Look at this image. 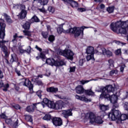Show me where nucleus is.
Instances as JSON below:
<instances>
[{"mask_svg":"<svg viewBox=\"0 0 128 128\" xmlns=\"http://www.w3.org/2000/svg\"><path fill=\"white\" fill-rule=\"evenodd\" d=\"M86 118H89L90 124H94L96 122V116L92 112H88L86 114Z\"/></svg>","mask_w":128,"mask_h":128,"instance_id":"13","label":"nucleus"},{"mask_svg":"<svg viewBox=\"0 0 128 128\" xmlns=\"http://www.w3.org/2000/svg\"><path fill=\"white\" fill-rule=\"evenodd\" d=\"M4 78V74L0 70V78Z\"/></svg>","mask_w":128,"mask_h":128,"instance_id":"64","label":"nucleus"},{"mask_svg":"<svg viewBox=\"0 0 128 128\" xmlns=\"http://www.w3.org/2000/svg\"><path fill=\"white\" fill-rule=\"evenodd\" d=\"M52 118V116L50 114H46L44 117H43V120H50Z\"/></svg>","mask_w":128,"mask_h":128,"instance_id":"37","label":"nucleus"},{"mask_svg":"<svg viewBox=\"0 0 128 128\" xmlns=\"http://www.w3.org/2000/svg\"><path fill=\"white\" fill-rule=\"evenodd\" d=\"M35 48H36L38 50H39V52H42V49L38 47V45L36 46Z\"/></svg>","mask_w":128,"mask_h":128,"instance_id":"58","label":"nucleus"},{"mask_svg":"<svg viewBox=\"0 0 128 128\" xmlns=\"http://www.w3.org/2000/svg\"><path fill=\"white\" fill-rule=\"evenodd\" d=\"M56 62L54 58H48L46 60V64L50 66H56Z\"/></svg>","mask_w":128,"mask_h":128,"instance_id":"24","label":"nucleus"},{"mask_svg":"<svg viewBox=\"0 0 128 128\" xmlns=\"http://www.w3.org/2000/svg\"><path fill=\"white\" fill-rule=\"evenodd\" d=\"M32 22H39L40 19H38V16H34L32 18Z\"/></svg>","mask_w":128,"mask_h":128,"instance_id":"39","label":"nucleus"},{"mask_svg":"<svg viewBox=\"0 0 128 128\" xmlns=\"http://www.w3.org/2000/svg\"><path fill=\"white\" fill-rule=\"evenodd\" d=\"M36 96H38L39 98H42V91L38 90L36 92Z\"/></svg>","mask_w":128,"mask_h":128,"instance_id":"50","label":"nucleus"},{"mask_svg":"<svg viewBox=\"0 0 128 128\" xmlns=\"http://www.w3.org/2000/svg\"><path fill=\"white\" fill-rule=\"evenodd\" d=\"M16 38H18V34H16L14 36V39L12 40L13 42H14L16 40Z\"/></svg>","mask_w":128,"mask_h":128,"instance_id":"55","label":"nucleus"},{"mask_svg":"<svg viewBox=\"0 0 128 128\" xmlns=\"http://www.w3.org/2000/svg\"><path fill=\"white\" fill-rule=\"evenodd\" d=\"M92 80H82L80 81V82L81 84H88V82H91Z\"/></svg>","mask_w":128,"mask_h":128,"instance_id":"47","label":"nucleus"},{"mask_svg":"<svg viewBox=\"0 0 128 128\" xmlns=\"http://www.w3.org/2000/svg\"><path fill=\"white\" fill-rule=\"evenodd\" d=\"M28 14V12H26V10H22L20 13L19 14V16L20 18L22 20V18H24L26 16V14Z\"/></svg>","mask_w":128,"mask_h":128,"instance_id":"27","label":"nucleus"},{"mask_svg":"<svg viewBox=\"0 0 128 128\" xmlns=\"http://www.w3.org/2000/svg\"><path fill=\"white\" fill-rule=\"evenodd\" d=\"M122 52L120 51V49H118L115 51V54L116 56H118V54H120Z\"/></svg>","mask_w":128,"mask_h":128,"instance_id":"52","label":"nucleus"},{"mask_svg":"<svg viewBox=\"0 0 128 128\" xmlns=\"http://www.w3.org/2000/svg\"><path fill=\"white\" fill-rule=\"evenodd\" d=\"M86 52L87 54H100V51H98V50H95L94 47L92 46H88L86 50Z\"/></svg>","mask_w":128,"mask_h":128,"instance_id":"14","label":"nucleus"},{"mask_svg":"<svg viewBox=\"0 0 128 128\" xmlns=\"http://www.w3.org/2000/svg\"><path fill=\"white\" fill-rule=\"evenodd\" d=\"M13 8L15 10H18V8H20V4H14Z\"/></svg>","mask_w":128,"mask_h":128,"instance_id":"57","label":"nucleus"},{"mask_svg":"<svg viewBox=\"0 0 128 128\" xmlns=\"http://www.w3.org/2000/svg\"><path fill=\"white\" fill-rule=\"evenodd\" d=\"M22 26L24 30H30V22H26Z\"/></svg>","mask_w":128,"mask_h":128,"instance_id":"32","label":"nucleus"},{"mask_svg":"<svg viewBox=\"0 0 128 128\" xmlns=\"http://www.w3.org/2000/svg\"><path fill=\"white\" fill-rule=\"evenodd\" d=\"M75 96L76 100H80L84 102H92L91 99H88V98H86L84 96H79L78 95H76Z\"/></svg>","mask_w":128,"mask_h":128,"instance_id":"17","label":"nucleus"},{"mask_svg":"<svg viewBox=\"0 0 128 128\" xmlns=\"http://www.w3.org/2000/svg\"><path fill=\"white\" fill-rule=\"evenodd\" d=\"M66 4H70L72 8H78V2L74 0H62Z\"/></svg>","mask_w":128,"mask_h":128,"instance_id":"12","label":"nucleus"},{"mask_svg":"<svg viewBox=\"0 0 128 128\" xmlns=\"http://www.w3.org/2000/svg\"><path fill=\"white\" fill-rule=\"evenodd\" d=\"M3 16H4L6 22L8 24H12V18H10V17L8 16L6 14L4 13L3 14Z\"/></svg>","mask_w":128,"mask_h":128,"instance_id":"25","label":"nucleus"},{"mask_svg":"<svg viewBox=\"0 0 128 128\" xmlns=\"http://www.w3.org/2000/svg\"><path fill=\"white\" fill-rule=\"evenodd\" d=\"M34 1L36 0L38 2H40V4L42 6H46V4H48V0H34Z\"/></svg>","mask_w":128,"mask_h":128,"instance_id":"33","label":"nucleus"},{"mask_svg":"<svg viewBox=\"0 0 128 128\" xmlns=\"http://www.w3.org/2000/svg\"><path fill=\"white\" fill-rule=\"evenodd\" d=\"M48 40L49 42H54V36L52 35L50 36L48 38Z\"/></svg>","mask_w":128,"mask_h":128,"instance_id":"48","label":"nucleus"},{"mask_svg":"<svg viewBox=\"0 0 128 128\" xmlns=\"http://www.w3.org/2000/svg\"><path fill=\"white\" fill-rule=\"evenodd\" d=\"M13 108H16V110H20V106L18 104H15L14 106H13Z\"/></svg>","mask_w":128,"mask_h":128,"instance_id":"54","label":"nucleus"},{"mask_svg":"<svg viewBox=\"0 0 128 128\" xmlns=\"http://www.w3.org/2000/svg\"><path fill=\"white\" fill-rule=\"evenodd\" d=\"M5 122L7 124L12 126V128H16L18 124V120L15 119V120H12L10 118H6L5 119Z\"/></svg>","mask_w":128,"mask_h":128,"instance_id":"8","label":"nucleus"},{"mask_svg":"<svg viewBox=\"0 0 128 128\" xmlns=\"http://www.w3.org/2000/svg\"><path fill=\"white\" fill-rule=\"evenodd\" d=\"M100 6L101 10H103V8H106V6L104 4H100Z\"/></svg>","mask_w":128,"mask_h":128,"instance_id":"63","label":"nucleus"},{"mask_svg":"<svg viewBox=\"0 0 128 128\" xmlns=\"http://www.w3.org/2000/svg\"><path fill=\"white\" fill-rule=\"evenodd\" d=\"M64 64H66V63L63 60H61L60 61H56V66H64Z\"/></svg>","mask_w":128,"mask_h":128,"instance_id":"29","label":"nucleus"},{"mask_svg":"<svg viewBox=\"0 0 128 128\" xmlns=\"http://www.w3.org/2000/svg\"><path fill=\"white\" fill-rule=\"evenodd\" d=\"M23 32L24 34V36H27V38L29 40H30V36H32V32L28 31L26 30H23Z\"/></svg>","mask_w":128,"mask_h":128,"instance_id":"30","label":"nucleus"},{"mask_svg":"<svg viewBox=\"0 0 128 128\" xmlns=\"http://www.w3.org/2000/svg\"><path fill=\"white\" fill-rule=\"evenodd\" d=\"M25 120L26 122H32V118L30 115H24Z\"/></svg>","mask_w":128,"mask_h":128,"instance_id":"34","label":"nucleus"},{"mask_svg":"<svg viewBox=\"0 0 128 128\" xmlns=\"http://www.w3.org/2000/svg\"><path fill=\"white\" fill-rule=\"evenodd\" d=\"M15 72H16V74H17L18 76H21L20 71V70H18V68L15 69Z\"/></svg>","mask_w":128,"mask_h":128,"instance_id":"56","label":"nucleus"},{"mask_svg":"<svg viewBox=\"0 0 128 128\" xmlns=\"http://www.w3.org/2000/svg\"><path fill=\"white\" fill-rule=\"evenodd\" d=\"M26 50H24V49H20V54H24V52H26Z\"/></svg>","mask_w":128,"mask_h":128,"instance_id":"61","label":"nucleus"},{"mask_svg":"<svg viewBox=\"0 0 128 128\" xmlns=\"http://www.w3.org/2000/svg\"><path fill=\"white\" fill-rule=\"evenodd\" d=\"M110 76H116L118 74V70H111L110 72Z\"/></svg>","mask_w":128,"mask_h":128,"instance_id":"38","label":"nucleus"},{"mask_svg":"<svg viewBox=\"0 0 128 128\" xmlns=\"http://www.w3.org/2000/svg\"><path fill=\"white\" fill-rule=\"evenodd\" d=\"M78 10L80 12H86V8H78Z\"/></svg>","mask_w":128,"mask_h":128,"instance_id":"51","label":"nucleus"},{"mask_svg":"<svg viewBox=\"0 0 128 128\" xmlns=\"http://www.w3.org/2000/svg\"><path fill=\"white\" fill-rule=\"evenodd\" d=\"M64 24H62L58 25V26L56 29L58 33L62 34V32H64V34H74L75 38L80 36V34H84V28H92V27L82 26L81 28L74 27L67 30H64L63 28Z\"/></svg>","mask_w":128,"mask_h":128,"instance_id":"1","label":"nucleus"},{"mask_svg":"<svg viewBox=\"0 0 128 128\" xmlns=\"http://www.w3.org/2000/svg\"><path fill=\"white\" fill-rule=\"evenodd\" d=\"M72 109H70L68 110H64L62 112V114L64 118H68V116H72Z\"/></svg>","mask_w":128,"mask_h":128,"instance_id":"16","label":"nucleus"},{"mask_svg":"<svg viewBox=\"0 0 128 128\" xmlns=\"http://www.w3.org/2000/svg\"><path fill=\"white\" fill-rule=\"evenodd\" d=\"M38 77L36 76H34L32 79V82H36L38 86H42L44 84V83H42V80H38Z\"/></svg>","mask_w":128,"mask_h":128,"instance_id":"26","label":"nucleus"},{"mask_svg":"<svg viewBox=\"0 0 128 128\" xmlns=\"http://www.w3.org/2000/svg\"><path fill=\"white\" fill-rule=\"evenodd\" d=\"M68 70L69 72H76V66L70 67Z\"/></svg>","mask_w":128,"mask_h":128,"instance_id":"42","label":"nucleus"},{"mask_svg":"<svg viewBox=\"0 0 128 128\" xmlns=\"http://www.w3.org/2000/svg\"><path fill=\"white\" fill-rule=\"evenodd\" d=\"M114 6H109L106 8V11L108 14H112V12H114Z\"/></svg>","mask_w":128,"mask_h":128,"instance_id":"35","label":"nucleus"},{"mask_svg":"<svg viewBox=\"0 0 128 128\" xmlns=\"http://www.w3.org/2000/svg\"><path fill=\"white\" fill-rule=\"evenodd\" d=\"M52 104H54V102L50 101V100H48V99L46 98H44L43 100V102H42L34 104H33V106H36L38 104H40V106H42V108H44V106H48V107L50 108V106H52Z\"/></svg>","mask_w":128,"mask_h":128,"instance_id":"7","label":"nucleus"},{"mask_svg":"<svg viewBox=\"0 0 128 128\" xmlns=\"http://www.w3.org/2000/svg\"><path fill=\"white\" fill-rule=\"evenodd\" d=\"M86 60L88 61L90 60H94V54H88L86 56Z\"/></svg>","mask_w":128,"mask_h":128,"instance_id":"36","label":"nucleus"},{"mask_svg":"<svg viewBox=\"0 0 128 128\" xmlns=\"http://www.w3.org/2000/svg\"><path fill=\"white\" fill-rule=\"evenodd\" d=\"M0 118H2L3 120H6V118H8V116L5 115L4 114L2 113V114H0Z\"/></svg>","mask_w":128,"mask_h":128,"instance_id":"46","label":"nucleus"},{"mask_svg":"<svg viewBox=\"0 0 128 128\" xmlns=\"http://www.w3.org/2000/svg\"><path fill=\"white\" fill-rule=\"evenodd\" d=\"M20 84L24 86H27L30 90V92H32V88H34V86L32 84V82L30 81L28 78H22L21 79Z\"/></svg>","mask_w":128,"mask_h":128,"instance_id":"6","label":"nucleus"},{"mask_svg":"<svg viewBox=\"0 0 128 128\" xmlns=\"http://www.w3.org/2000/svg\"><path fill=\"white\" fill-rule=\"evenodd\" d=\"M26 110L28 112H34V107L32 106H28L26 108Z\"/></svg>","mask_w":128,"mask_h":128,"instance_id":"31","label":"nucleus"},{"mask_svg":"<svg viewBox=\"0 0 128 128\" xmlns=\"http://www.w3.org/2000/svg\"><path fill=\"white\" fill-rule=\"evenodd\" d=\"M125 68H126V65L124 64H122L120 66V70L121 72H124V70Z\"/></svg>","mask_w":128,"mask_h":128,"instance_id":"49","label":"nucleus"},{"mask_svg":"<svg viewBox=\"0 0 128 128\" xmlns=\"http://www.w3.org/2000/svg\"><path fill=\"white\" fill-rule=\"evenodd\" d=\"M3 88V90L4 92H8V88H10V85L8 84H6L4 85Z\"/></svg>","mask_w":128,"mask_h":128,"instance_id":"40","label":"nucleus"},{"mask_svg":"<svg viewBox=\"0 0 128 128\" xmlns=\"http://www.w3.org/2000/svg\"><path fill=\"white\" fill-rule=\"evenodd\" d=\"M58 54H60V56H62L67 60H74V53L72 50L66 48L64 50H59L58 52Z\"/></svg>","mask_w":128,"mask_h":128,"instance_id":"5","label":"nucleus"},{"mask_svg":"<svg viewBox=\"0 0 128 128\" xmlns=\"http://www.w3.org/2000/svg\"><path fill=\"white\" fill-rule=\"evenodd\" d=\"M84 59L80 60L79 61V66H82L84 64Z\"/></svg>","mask_w":128,"mask_h":128,"instance_id":"60","label":"nucleus"},{"mask_svg":"<svg viewBox=\"0 0 128 128\" xmlns=\"http://www.w3.org/2000/svg\"><path fill=\"white\" fill-rule=\"evenodd\" d=\"M99 54H102L104 56H106L108 58H110V56H112V52L106 49L105 48H102L99 50Z\"/></svg>","mask_w":128,"mask_h":128,"instance_id":"11","label":"nucleus"},{"mask_svg":"<svg viewBox=\"0 0 128 128\" xmlns=\"http://www.w3.org/2000/svg\"><path fill=\"white\" fill-rule=\"evenodd\" d=\"M38 10H40L41 12H44L46 10H44V8L42 7V8H38Z\"/></svg>","mask_w":128,"mask_h":128,"instance_id":"59","label":"nucleus"},{"mask_svg":"<svg viewBox=\"0 0 128 128\" xmlns=\"http://www.w3.org/2000/svg\"><path fill=\"white\" fill-rule=\"evenodd\" d=\"M64 102L62 100L58 101L56 104L53 102L52 106L50 105V108H53L55 110H62L64 108Z\"/></svg>","mask_w":128,"mask_h":128,"instance_id":"9","label":"nucleus"},{"mask_svg":"<svg viewBox=\"0 0 128 128\" xmlns=\"http://www.w3.org/2000/svg\"><path fill=\"white\" fill-rule=\"evenodd\" d=\"M18 56L16 54L13 53L12 54H11V58L10 60V62H18Z\"/></svg>","mask_w":128,"mask_h":128,"instance_id":"23","label":"nucleus"},{"mask_svg":"<svg viewBox=\"0 0 128 128\" xmlns=\"http://www.w3.org/2000/svg\"><path fill=\"white\" fill-rule=\"evenodd\" d=\"M108 118H110L112 120H116L117 124H122L124 120H126L128 118V116L126 114H120V112L118 110L112 109L111 112L108 114Z\"/></svg>","mask_w":128,"mask_h":128,"instance_id":"3","label":"nucleus"},{"mask_svg":"<svg viewBox=\"0 0 128 128\" xmlns=\"http://www.w3.org/2000/svg\"><path fill=\"white\" fill-rule=\"evenodd\" d=\"M104 98L110 100V102L113 104V108H118V92H116L115 94L114 93L112 96H110V94L102 92L100 95V98Z\"/></svg>","mask_w":128,"mask_h":128,"instance_id":"4","label":"nucleus"},{"mask_svg":"<svg viewBox=\"0 0 128 128\" xmlns=\"http://www.w3.org/2000/svg\"><path fill=\"white\" fill-rule=\"evenodd\" d=\"M85 93L87 96H96V94H94V92L92 90V89L85 90Z\"/></svg>","mask_w":128,"mask_h":128,"instance_id":"28","label":"nucleus"},{"mask_svg":"<svg viewBox=\"0 0 128 128\" xmlns=\"http://www.w3.org/2000/svg\"><path fill=\"white\" fill-rule=\"evenodd\" d=\"M6 24L4 20L0 18V38L2 40L0 41V48H2V50L3 51L5 54V56H8V48L4 44H8V40H4V36H6Z\"/></svg>","mask_w":128,"mask_h":128,"instance_id":"2","label":"nucleus"},{"mask_svg":"<svg viewBox=\"0 0 128 128\" xmlns=\"http://www.w3.org/2000/svg\"><path fill=\"white\" fill-rule=\"evenodd\" d=\"M48 92H52L56 94L58 92V88L50 87L46 88Z\"/></svg>","mask_w":128,"mask_h":128,"instance_id":"22","label":"nucleus"},{"mask_svg":"<svg viewBox=\"0 0 128 128\" xmlns=\"http://www.w3.org/2000/svg\"><path fill=\"white\" fill-rule=\"evenodd\" d=\"M52 122L56 126H60L62 124V120L60 118H54L52 119Z\"/></svg>","mask_w":128,"mask_h":128,"instance_id":"15","label":"nucleus"},{"mask_svg":"<svg viewBox=\"0 0 128 128\" xmlns=\"http://www.w3.org/2000/svg\"><path fill=\"white\" fill-rule=\"evenodd\" d=\"M76 92L77 94H84V92H85L86 90L82 86L79 85L76 88Z\"/></svg>","mask_w":128,"mask_h":128,"instance_id":"18","label":"nucleus"},{"mask_svg":"<svg viewBox=\"0 0 128 128\" xmlns=\"http://www.w3.org/2000/svg\"><path fill=\"white\" fill-rule=\"evenodd\" d=\"M100 90H102V92H106V94H110V92H112V94L116 93L114 92V88L112 85L102 88L100 89Z\"/></svg>","mask_w":128,"mask_h":128,"instance_id":"10","label":"nucleus"},{"mask_svg":"<svg viewBox=\"0 0 128 128\" xmlns=\"http://www.w3.org/2000/svg\"><path fill=\"white\" fill-rule=\"evenodd\" d=\"M107 66L108 68H114V61L112 59H110L108 61Z\"/></svg>","mask_w":128,"mask_h":128,"instance_id":"21","label":"nucleus"},{"mask_svg":"<svg viewBox=\"0 0 128 128\" xmlns=\"http://www.w3.org/2000/svg\"><path fill=\"white\" fill-rule=\"evenodd\" d=\"M42 35L44 38H47L48 36V32H42Z\"/></svg>","mask_w":128,"mask_h":128,"instance_id":"41","label":"nucleus"},{"mask_svg":"<svg viewBox=\"0 0 128 128\" xmlns=\"http://www.w3.org/2000/svg\"><path fill=\"white\" fill-rule=\"evenodd\" d=\"M26 52H28V54H30L31 50H32V48L30 46H28L27 48V50H26Z\"/></svg>","mask_w":128,"mask_h":128,"instance_id":"53","label":"nucleus"},{"mask_svg":"<svg viewBox=\"0 0 128 128\" xmlns=\"http://www.w3.org/2000/svg\"><path fill=\"white\" fill-rule=\"evenodd\" d=\"M99 108L100 110H101V112H102L103 114H104V112L108 110V106L104 105V104H100Z\"/></svg>","mask_w":128,"mask_h":128,"instance_id":"20","label":"nucleus"},{"mask_svg":"<svg viewBox=\"0 0 128 128\" xmlns=\"http://www.w3.org/2000/svg\"><path fill=\"white\" fill-rule=\"evenodd\" d=\"M39 56L40 58H42V60H46V54H44L42 52L40 53Z\"/></svg>","mask_w":128,"mask_h":128,"instance_id":"43","label":"nucleus"},{"mask_svg":"<svg viewBox=\"0 0 128 128\" xmlns=\"http://www.w3.org/2000/svg\"><path fill=\"white\" fill-rule=\"evenodd\" d=\"M115 44H118V46H124V44H126V43H124L122 42H120V41H114Z\"/></svg>","mask_w":128,"mask_h":128,"instance_id":"45","label":"nucleus"},{"mask_svg":"<svg viewBox=\"0 0 128 128\" xmlns=\"http://www.w3.org/2000/svg\"><path fill=\"white\" fill-rule=\"evenodd\" d=\"M48 10L50 12H52V14H54V8L52 6H50L48 8Z\"/></svg>","mask_w":128,"mask_h":128,"instance_id":"44","label":"nucleus"},{"mask_svg":"<svg viewBox=\"0 0 128 128\" xmlns=\"http://www.w3.org/2000/svg\"><path fill=\"white\" fill-rule=\"evenodd\" d=\"M124 95L126 96L123 98V100H126V98H128V92H126L124 94Z\"/></svg>","mask_w":128,"mask_h":128,"instance_id":"62","label":"nucleus"},{"mask_svg":"<svg viewBox=\"0 0 128 128\" xmlns=\"http://www.w3.org/2000/svg\"><path fill=\"white\" fill-rule=\"evenodd\" d=\"M104 116V115L96 116V118H95L94 122H96V124H102V122H104V121H102Z\"/></svg>","mask_w":128,"mask_h":128,"instance_id":"19","label":"nucleus"}]
</instances>
